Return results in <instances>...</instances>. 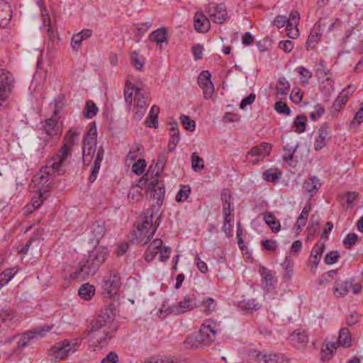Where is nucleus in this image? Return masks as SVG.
Segmentation results:
<instances>
[{
  "mask_svg": "<svg viewBox=\"0 0 363 363\" xmlns=\"http://www.w3.org/2000/svg\"><path fill=\"white\" fill-rule=\"evenodd\" d=\"M114 315L111 309L105 308L94 320L86 330L87 336L96 340L101 347L107 344L112 337L116 328L113 325Z\"/></svg>",
  "mask_w": 363,
  "mask_h": 363,
  "instance_id": "obj_1",
  "label": "nucleus"
},
{
  "mask_svg": "<svg viewBox=\"0 0 363 363\" xmlns=\"http://www.w3.org/2000/svg\"><path fill=\"white\" fill-rule=\"evenodd\" d=\"M108 255L106 247L102 246L94 247L89 252L85 260L79 262L78 269L70 274V279L85 280L89 276L94 275L100 266L105 262Z\"/></svg>",
  "mask_w": 363,
  "mask_h": 363,
  "instance_id": "obj_2",
  "label": "nucleus"
},
{
  "mask_svg": "<svg viewBox=\"0 0 363 363\" xmlns=\"http://www.w3.org/2000/svg\"><path fill=\"white\" fill-rule=\"evenodd\" d=\"M153 211L147 209L137 221L136 230L132 233V240L137 243L147 244L153 237L157 225L153 224Z\"/></svg>",
  "mask_w": 363,
  "mask_h": 363,
  "instance_id": "obj_3",
  "label": "nucleus"
},
{
  "mask_svg": "<svg viewBox=\"0 0 363 363\" xmlns=\"http://www.w3.org/2000/svg\"><path fill=\"white\" fill-rule=\"evenodd\" d=\"M80 133L76 129L70 128L66 133L63 145L59 151L50 158V164L55 168H57L60 165H67L68 164V158L71 156L72 147L75 143L77 136Z\"/></svg>",
  "mask_w": 363,
  "mask_h": 363,
  "instance_id": "obj_4",
  "label": "nucleus"
},
{
  "mask_svg": "<svg viewBox=\"0 0 363 363\" xmlns=\"http://www.w3.org/2000/svg\"><path fill=\"white\" fill-rule=\"evenodd\" d=\"M352 342L350 330L347 328H340L337 341L328 342L322 346L320 359L323 362L329 360L338 347L349 348L352 345Z\"/></svg>",
  "mask_w": 363,
  "mask_h": 363,
  "instance_id": "obj_5",
  "label": "nucleus"
},
{
  "mask_svg": "<svg viewBox=\"0 0 363 363\" xmlns=\"http://www.w3.org/2000/svg\"><path fill=\"white\" fill-rule=\"evenodd\" d=\"M66 165H60L57 168H55L50 164V160L48 161L47 165L41 169L33 178V182L37 183L38 186V191L45 193L49 191L50 186L53 181V174L57 173L62 174L65 172L64 167Z\"/></svg>",
  "mask_w": 363,
  "mask_h": 363,
  "instance_id": "obj_6",
  "label": "nucleus"
},
{
  "mask_svg": "<svg viewBox=\"0 0 363 363\" xmlns=\"http://www.w3.org/2000/svg\"><path fill=\"white\" fill-rule=\"evenodd\" d=\"M121 286L120 274L113 270L108 271L103 277L101 282L102 294L108 298L116 295Z\"/></svg>",
  "mask_w": 363,
  "mask_h": 363,
  "instance_id": "obj_7",
  "label": "nucleus"
},
{
  "mask_svg": "<svg viewBox=\"0 0 363 363\" xmlns=\"http://www.w3.org/2000/svg\"><path fill=\"white\" fill-rule=\"evenodd\" d=\"M220 324L211 318L204 320L196 336V340L203 344H209L215 340L217 333H220Z\"/></svg>",
  "mask_w": 363,
  "mask_h": 363,
  "instance_id": "obj_8",
  "label": "nucleus"
},
{
  "mask_svg": "<svg viewBox=\"0 0 363 363\" xmlns=\"http://www.w3.org/2000/svg\"><path fill=\"white\" fill-rule=\"evenodd\" d=\"M79 345L77 342H72L68 340H64L56 343L49 350V355L52 361H59L66 358L68 355L77 350Z\"/></svg>",
  "mask_w": 363,
  "mask_h": 363,
  "instance_id": "obj_9",
  "label": "nucleus"
},
{
  "mask_svg": "<svg viewBox=\"0 0 363 363\" xmlns=\"http://www.w3.org/2000/svg\"><path fill=\"white\" fill-rule=\"evenodd\" d=\"M13 77L11 72L0 69V110L6 106V101L13 87Z\"/></svg>",
  "mask_w": 363,
  "mask_h": 363,
  "instance_id": "obj_10",
  "label": "nucleus"
},
{
  "mask_svg": "<svg viewBox=\"0 0 363 363\" xmlns=\"http://www.w3.org/2000/svg\"><path fill=\"white\" fill-rule=\"evenodd\" d=\"M63 96L60 95L57 96V98L55 99V108L53 111L54 117H52L51 118L45 121L44 130L45 133L50 136L57 135L61 133V130L60 126L58 125V122L56 119V116L60 110L63 106Z\"/></svg>",
  "mask_w": 363,
  "mask_h": 363,
  "instance_id": "obj_11",
  "label": "nucleus"
},
{
  "mask_svg": "<svg viewBox=\"0 0 363 363\" xmlns=\"http://www.w3.org/2000/svg\"><path fill=\"white\" fill-rule=\"evenodd\" d=\"M50 329V327L45 325L42 328H35L23 333L17 343L18 347H25L29 345L33 339L45 336Z\"/></svg>",
  "mask_w": 363,
  "mask_h": 363,
  "instance_id": "obj_12",
  "label": "nucleus"
},
{
  "mask_svg": "<svg viewBox=\"0 0 363 363\" xmlns=\"http://www.w3.org/2000/svg\"><path fill=\"white\" fill-rule=\"evenodd\" d=\"M271 151L272 145L269 143L263 142L259 145L252 147L247 152V155L255 157V160L252 161V164H256L269 156Z\"/></svg>",
  "mask_w": 363,
  "mask_h": 363,
  "instance_id": "obj_13",
  "label": "nucleus"
},
{
  "mask_svg": "<svg viewBox=\"0 0 363 363\" xmlns=\"http://www.w3.org/2000/svg\"><path fill=\"white\" fill-rule=\"evenodd\" d=\"M134 102L137 111L135 113V118L140 120L145 114L146 108L149 105L148 97L141 92L140 89H135L134 94Z\"/></svg>",
  "mask_w": 363,
  "mask_h": 363,
  "instance_id": "obj_14",
  "label": "nucleus"
},
{
  "mask_svg": "<svg viewBox=\"0 0 363 363\" xmlns=\"http://www.w3.org/2000/svg\"><path fill=\"white\" fill-rule=\"evenodd\" d=\"M209 18L215 23L222 24L226 20L227 11L223 4L210 5L206 10Z\"/></svg>",
  "mask_w": 363,
  "mask_h": 363,
  "instance_id": "obj_15",
  "label": "nucleus"
},
{
  "mask_svg": "<svg viewBox=\"0 0 363 363\" xmlns=\"http://www.w3.org/2000/svg\"><path fill=\"white\" fill-rule=\"evenodd\" d=\"M211 73L208 71H203L198 77V84L203 90V98L208 99L214 91V86L211 80Z\"/></svg>",
  "mask_w": 363,
  "mask_h": 363,
  "instance_id": "obj_16",
  "label": "nucleus"
},
{
  "mask_svg": "<svg viewBox=\"0 0 363 363\" xmlns=\"http://www.w3.org/2000/svg\"><path fill=\"white\" fill-rule=\"evenodd\" d=\"M196 307L195 298L190 296H186L182 301L171 306L170 313L177 315L182 314Z\"/></svg>",
  "mask_w": 363,
  "mask_h": 363,
  "instance_id": "obj_17",
  "label": "nucleus"
},
{
  "mask_svg": "<svg viewBox=\"0 0 363 363\" xmlns=\"http://www.w3.org/2000/svg\"><path fill=\"white\" fill-rule=\"evenodd\" d=\"M300 20V14L298 11H292L289 17V21L286 25L287 35L291 39H296L299 35L298 24Z\"/></svg>",
  "mask_w": 363,
  "mask_h": 363,
  "instance_id": "obj_18",
  "label": "nucleus"
},
{
  "mask_svg": "<svg viewBox=\"0 0 363 363\" xmlns=\"http://www.w3.org/2000/svg\"><path fill=\"white\" fill-rule=\"evenodd\" d=\"M324 26L325 23H322L321 21L314 25L306 43V48L307 50H313L318 43L321 38L322 30Z\"/></svg>",
  "mask_w": 363,
  "mask_h": 363,
  "instance_id": "obj_19",
  "label": "nucleus"
},
{
  "mask_svg": "<svg viewBox=\"0 0 363 363\" xmlns=\"http://www.w3.org/2000/svg\"><path fill=\"white\" fill-rule=\"evenodd\" d=\"M194 26L195 30L199 33H206L210 29V18L202 12H196L194 17Z\"/></svg>",
  "mask_w": 363,
  "mask_h": 363,
  "instance_id": "obj_20",
  "label": "nucleus"
},
{
  "mask_svg": "<svg viewBox=\"0 0 363 363\" xmlns=\"http://www.w3.org/2000/svg\"><path fill=\"white\" fill-rule=\"evenodd\" d=\"M330 133V127L324 123L318 130V137L314 143V149L315 150H322L327 144V138Z\"/></svg>",
  "mask_w": 363,
  "mask_h": 363,
  "instance_id": "obj_21",
  "label": "nucleus"
},
{
  "mask_svg": "<svg viewBox=\"0 0 363 363\" xmlns=\"http://www.w3.org/2000/svg\"><path fill=\"white\" fill-rule=\"evenodd\" d=\"M289 340L296 347L301 348L308 342V337L306 331L298 329L290 335Z\"/></svg>",
  "mask_w": 363,
  "mask_h": 363,
  "instance_id": "obj_22",
  "label": "nucleus"
},
{
  "mask_svg": "<svg viewBox=\"0 0 363 363\" xmlns=\"http://www.w3.org/2000/svg\"><path fill=\"white\" fill-rule=\"evenodd\" d=\"M164 187L160 184L157 179L152 181L149 187V195L157 201V203L162 201L164 196Z\"/></svg>",
  "mask_w": 363,
  "mask_h": 363,
  "instance_id": "obj_23",
  "label": "nucleus"
},
{
  "mask_svg": "<svg viewBox=\"0 0 363 363\" xmlns=\"http://www.w3.org/2000/svg\"><path fill=\"white\" fill-rule=\"evenodd\" d=\"M321 182L316 177H311L306 179L303 184V189L305 191L310 194V199L313 197L321 187Z\"/></svg>",
  "mask_w": 363,
  "mask_h": 363,
  "instance_id": "obj_24",
  "label": "nucleus"
},
{
  "mask_svg": "<svg viewBox=\"0 0 363 363\" xmlns=\"http://www.w3.org/2000/svg\"><path fill=\"white\" fill-rule=\"evenodd\" d=\"M324 248L325 246L323 244L317 243L313 246L309 259V264L311 265V269L317 268Z\"/></svg>",
  "mask_w": 363,
  "mask_h": 363,
  "instance_id": "obj_25",
  "label": "nucleus"
},
{
  "mask_svg": "<svg viewBox=\"0 0 363 363\" xmlns=\"http://www.w3.org/2000/svg\"><path fill=\"white\" fill-rule=\"evenodd\" d=\"M259 272L265 282V286L268 289L272 288L277 284V279L274 274L265 267L261 266L259 267Z\"/></svg>",
  "mask_w": 363,
  "mask_h": 363,
  "instance_id": "obj_26",
  "label": "nucleus"
},
{
  "mask_svg": "<svg viewBox=\"0 0 363 363\" xmlns=\"http://www.w3.org/2000/svg\"><path fill=\"white\" fill-rule=\"evenodd\" d=\"M96 127L92 124L84 137L83 147H96Z\"/></svg>",
  "mask_w": 363,
  "mask_h": 363,
  "instance_id": "obj_27",
  "label": "nucleus"
},
{
  "mask_svg": "<svg viewBox=\"0 0 363 363\" xmlns=\"http://www.w3.org/2000/svg\"><path fill=\"white\" fill-rule=\"evenodd\" d=\"M263 219L272 232L277 233L280 230L281 224L272 213L268 212L264 213Z\"/></svg>",
  "mask_w": 363,
  "mask_h": 363,
  "instance_id": "obj_28",
  "label": "nucleus"
},
{
  "mask_svg": "<svg viewBox=\"0 0 363 363\" xmlns=\"http://www.w3.org/2000/svg\"><path fill=\"white\" fill-rule=\"evenodd\" d=\"M11 14L12 10L9 4L0 9V28H5L9 24Z\"/></svg>",
  "mask_w": 363,
  "mask_h": 363,
  "instance_id": "obj_29",
  "label": "nucleus"
},
{
  "mask_svg": "<svg viewBox=\"0 0 363 363\" xmlns=\"http://www.w3.org/2000/svg\"><path fill=\"white\" fill-rule=\"evenodd\" d=\"M143 148L142 145L136 144L133 145L126 156L125 162L128 164V162H135L138 160L140 156L142 155Z\"/></svg>",
  "mask_w": 363,
  "mask_h": 363,
  "instance_id": "obj_30",
  "label": "nucleus"
},
{
  "mask_svg": "<svg viewBox=\"0 0 363 363\" xmlns=\"http://www.w3.org/2000/svg\"><path fill=\"white\" fill-rule=\"evenodd\" d=\"M281 176V171L277 168L269 169L264 172L262 174L264 180L274 183L277 182Z\"/></svg>",
  "mask_w": 363,
  "mask_h": 363,
  "instance_id": "obj_31",
  "label": "nucleus"
},
{
  "mask_svg": "<svg viewBox=\"0 0 363 363\" xmlns=\"http://www.w3.org/2000/svg\"><path fill=\"white\" fill-rule=\"evenodd\" d=\"M94 286L89 284H83L79 289V295L84 300H89L94 295Z\"/></svg>",
  "mask_w": 363,
  "mask_h": 363,
  "instance_id": "obj_32",
  "label": "nucleus"
},
{
  "mask_svg": "<svg viewBox=\"0 0 363 363\" xmlns=\"http://www.w3.org/2000/svg\"><path fill=\"white\" fill-rule=\"evenodd\" d=\"M167 31L165 28H159L151 33L150 35V40L156 43H162L167 40Z\"/></svg>",
  "mask_w": 363,
  "mask_h": 363,
  "instance_id": "obj_33",
  "label": "nucleus"
},
{
  "mask_svg": "<svg viewBox=\"0 0 363 363\" xmlns=\"http://www.w3.org/2000/svg\"><path fill=\"white\" fill-rule=\"evenodd\" d=\"M290 89L289 81L284 77H280L277 82L276 90L277 94L281 96H286Z\"/></svg>",
  "mask_w": 363,
  "mask_h": 363,
  "instance_id": "obj_34",
  "label": "nucleus"
},
{
  "mask_svg": "<svg viewBox=\"0 0 363 363\" xmlns=\"http://www.w3.org/2000/svg\"><path fill=\"white\" fill-rule=\"evenodd\" d=\"M239 307L244 311H257L260 308V305L256 302L254 298L243 300L239 303Z\"/></svg>",
  "mask_w": 363,
  "mask_h": 363,
  "instance_id": "obj_35",
  "label": "nucleus"
},
{
  "mask_svg": "<svg viewBox=\"0 0 363 363\" xmlns=\"http://www.w3.org/2000/svg\"><path fill=\"white\" fill-rule=\"evenodd\" d=\"M216 303L213 298H206L201 301L203 312L206 315H210L216 309Z\"/></svg>",
  "mask_w": 363,
  "mask_h": 363,
  "instance_id": "obj_36",
  "label": "nucleus"
},
{
  "mask_svg": "<svg viewBox=\"0 0 363 363\" xmlns=\"http://www.w3.org/2000/svg\"><path fill=\"white\" fill-rule=\"evenodd\" d=\"M307 118L303 115L298 116L294 120V124L296 128V132L302 133L305 132L306 128Z\"/></svg>",
  "mask_w": 363,
  "mask_h": 363,
  "instance_id": "obj_37",
  "label": "nucleus"
},
{
  "mask_svg": "<svg viewBox=\"0 0 363 363\" xmlns=\"http://www.w3.org/2000/svg\"><path fill=\"white\" fill-rule=\"evenodd\" d=\"M167 160V156L165 152H161L157 158V161L155 165V169H157V172H155V176L157 177H159L160 175V173L162 172L166 162Z\"/></svg>",
  "mask_w": 363,
  "mask_h": 363,
  "instance_id": "obj_38",
  "label": "nucleus"
},
{
  "mask_svg": "<svg viewBox=\"0 0 363 363\" xmlns=\"http://www.w3.org/2000/svg\"><path fill=\"white\" fill-rule=\"evenodd\" d=\"M96 147H83V162L89 164L94 156Z\"/></svg>",
  "mask_w": 363,
  "mask_h": 363,
  "instance_id": "obj_39",
  "label": "nucleus"
},
{
  "mask_svg": "<svg viewBox=\"0 0 363 363\" xmlns=\"http://www.w3.org/2000/svg\"><path fill=\"white\" fill-rule=\"evenodd\" d=\"M234 206L233 204L223 205V219L226 222H234Z\"/></svg>",
  "mask_w": 363,
  "mask_h": 363,
  "instance_id": "obj_40",
  "label": "nucleus"
},
{
  "mask_svg": "<svg viewBox=\"0 0 363 363\" xmlns=\"http://www.w3.org/2000/svg\"><path fill=\"white\" fill-rule=\"evenodd\" d=\"M191 167L195 172L201 171L204 168L203 160L195 152L191 155Z\"/></svg>",
  "mask_w": 363,
  "mask_h": 363,
  "instance_id": "obj_41",
  "label": "nucleus"
},
{
  "mask_svg": "<svg viewBox=\"0 0 363 363\" xmlns=\"http://www.w3.org/2000/svg\"><path fill=\"white\" fill-rule=\"evenodd\" d=\"M98 108L96 104L91 101H88L85 106L84 116L87 118H91L96 114Z\"/></svg>",
  "mask_w": 363,
  "mask_h": 363,
  "instance_id": "obj_42",
  "label": "nucleus"
},
{
  "mask_svg": "<svg viewBox=\"0 0 363 363\" xmlns=\"http://www.w3.org/2000/svg\"><path fill=\"white\" fill-rule=\"evenodd\" d=\"M257 358L259 362L262 361L263 363H278L277 356L276 354H262L261 352H258Z\"/></svg>",
  "mask_w": 363,
  "mask_h": 363,
  "instance_id": "obj_43",
  "label": "nucleus"
},
{
  "mask_svg": "<svg viewBox=\"0 0 363 363\" xmlns=\"http://www.w3.org/2000/svg\"><path fill=\"white\" fill-rule=\"evenodd\" d=\"M191 189L187 185H183L181 186L180 190L177 194L176 201L178 202H182L186 201L189 196Z\"/></svg>",
  "mask_w": 363,
  "mask_h": 363,
  "instance_id": "obj_44",
  "label": "nucleus"
},
{
  "mask_svg": "<svg viewBox=\"0 0 363 363\" xmlns=\"http://www.w3.org/2000/svg\"><path fill=\"white\" fill-rule=\"evenodd\" d=\"M180 121L184 128L189 131H194L195 130L196 123L195 121L191 120L189 116L186 115H182L180 116Z\"/></svg>",
  "mask_w": 363,
  "mask_h": 363,
  "instance_id": "obj_45",
  "label": "nucleus"
},
{
  "mask_svg": "<svg viewBox=\"0 0 363 363\" xmlns=\"http://www.w3.org/2000/svg\"><path fill=\"white\" fill-rule=\"evenodd\" d=\"M146 165L145 160L139 158L133 163L132 170L135 174L140 175L144 172Z\"/></svg>",
  "mask_w": 363,
  "mask_h": 363,
  "instance_id": "obj_46",
  "label": "nucleus"
},
{
  "mask_svg": "<svg viewBox=\"0 0 363 363\" xmlns=\"http://www.w3.org/2000/svg\"><path fill=\"white\" fill-rule=\"evenodd\" d=\"M274 109L279 113H284L286 116L291 114V110L288 105L283 101H277L274 104Z\"/></svg>",
  "mask_w": 363,
  "mask_h": 363,
  "instance_id": "obj_47",
  "label": "nucleus"
},
{
  "mask_svg": "<svg viewBox=\"0 0 363 363\" xmlns=\"http://www.w3.org/2000/svg\"><path fill=\"white\" fill-rule=\"evenodd\" d=\"M314 111L310 113V118L312 121H318L325 113V108L320 104H317L314 107Z\"/></svg>",
  "mask_w": 363,
  "mask_h": 363,
  "instance_id": "obj_48",
  "label": "nucleus"
},
{
  "mask_svg": "<svg viewBox=\"0 0 363 363\" xmlns=\"http://www.w3.org/2000/svg\"><path fill=\"white\" fill-rule=\"evenodd\" d=\"M18 269L15 267L6 269L0 274V279L6 281V284L15 276Z\"/></svg>",
  "mask_w": 363,
  "mask_h": 363,
  "instance_id": "obj_49",
  "label": "nucleus"
},
{
  "mask_svg": "<svg viewBox=\"0 0 363 363\" xmlns=\"http://www.w3.org/2000/svg\"><path fill=\"white\" fill-rule=\"evenodd\" d=\"M43 192L41 191H38V193H37L35 195H34L30 203L33 206V209L38 208L43 203Z\"/></svg>",
  "mask_w": 363,
  "mask_h": 363,
  "instance_id": "obj_50",
  "label": "nucleus"
},
{
  "mask_svg": "<svg viewBox=\"0 0 363 363\" xmlns=\"http://www.w3.org/2000/svg\"><path fill=\"white\" fill-rule=\"evenodd\" d=\"M297 71L301 75V82L303 84H308L309 79L312 77L311 72L304 67H299Z\"/></svg>",
  "mask_w": 363,
  "mask_h": 363,
  "instance_id": "obj_51",
  "label": "nucleus"
},
{
  "mask_svg": "<svg viewBox=\"0 0 363 363\" xmlns=\"http://www.w3.org/2000/svg\"><path fill=\"white\" fill-rule=\"evenodd\" d=\"M347 99L343 95L339 94L337 99L335 100L333 108L336 111H339L342 108L345 106Z\"/></svg>",
  "mask_w": 363,
  "mask_h": 363,
  "instance_id": "obj_52",
  "label": "nucleus"
},
{
  "mask_svg": "<svg viewBox=\"0 0 363 363\" xmlns=\"http://www.w3.org/2000/svg\"><path fill=\"white\" fill-rule=\"evenodd\" d=\"M92 233L94 235L96 240H99L105 234V228L103 225L99 224H94L92 226Z\"/></svg>",
  "mask_w": 363,
  "mask_h": 363,
  "instance_id": "obj_53",
  "label": "nucleus"
},
{
  "mask_svg": "<svg viewBox=\"0 0 363 363\" xmlns=\"http://www.w3.org/2000/svg\"><path fill=\"white\" fill-rule=\"evenodd\" d=\"M358 236L355 233L348 234L344 240V244L346 248H351L357 241Z\"/></svg>",
  "mask_w": 363,
  "mask_h": 363,
  "instance_id": "obj_54",
  "label": "nucleus"
},
{
  "mask_svg": "<svg viewBox=\"0 0 363 363\" xmlns=\"http://www.w3.org/2000/svg\"><path fill=\"white\" fill-rule=\"evenodd\" d=\"M319 223L318 222L313 223L311 225H309L306 229V240L311 241L313 239L315 234L317 232L318 226Z\"/></svg>",
  "mask_w": 363,
  "mask_h": 363,
  "instance_id": "obj_55",
  "label": "nucleus"
},
{
  "mask_svg": "<svg viewBox=\"0 0 363 363\" xmlns=\"http://www.w3.org/2000/svg\"><path fill=\"white\" fill-rule=\"evenodd\" d=\"M303 93L299 89L294 88L290 94V99L295 104H299L302 101Z\"/></svg>",
  "mask_w": 363,
  "mask_h": 363,
  "instance_id": "obj_56",
  "label": "nucleus"
},
{
  "mask_svg": "<svg viewBox=\"0 0 363 363\" xmlns=\"http://www.w3.org/2000/svg\"><path fill=\"white\" fill-rule=\"evenodd\" d=\"M339 256L337 251H332L326 254L324 262L326 264H333L337 262Z\"/></svg>",
  "mask_w": 363,
  "mask_h": 363,
  "instance_id": "obj_57",
  "label": "nucleus"
},
{
  "mask_svg": "<svg viewBox=\"0 0 363 363\" xmlns=\"http://www.w3.org/2000/svg\"><path fill=\"white\" fill-rule=\"evenodd\" d=\"M349 286H351V284L347 282L337 284V286L335 287V291L338 293L340 296H343L347 294Z\"/></svg>",
  "mask_w": 363,
  "mask_h": 363,
  "instance_id": "obj_58",
  "label": "nucleus"
},
{
  "mask_svg": "<svg viewBox=\"0 0 363 363\" xmlns=\"http://www.w3.org/2000/svg\"><path fill=\"white\" fill-rule=\"evenodd\" d=\"M169 135H170V138H169L170 143L174 144V142L179 143V142L180 140L179 131L177 127L172 126L170 128Z\"/></svg>",
  "mask_w": 363,
  "mask_h": 363,
  "instance_id": "obj_59",
  "label": "nucleus"
},
{
  "mask_svg": "<svg viewBox=\"0 0 363 363\" xmlns=\"http://www.w3.org/2000/svg\"><path fill=\"white\" fill-rule=\"evenodd\" d=\"M294 262L293 260L289 257H286L284 259V261L281 264L282 267L286 270L287 275L289 277V279L291 277V272H292V267H293Z\"/></svg>",
  "mask_w": 363,
  "mask_h": 363,
  "instance_id": "obj_60",
  "label": "nucleus"
},
{
  "mask_svg": "<svg viewBox=\"0 0 363 363\" xmlns=\"http://www.w3.org/2000/svg\"><path fill=\"white\" fill-rule=\"evenodd\" d=\"M135 89L130 84H127L124 89V98L127 103L131 104L133 101L132 95Z\"/></svg>",
  "mask_w": 363,
  "mask_h": 363,
  "instance_id": "obj_61",
  "label": "nucleus"
},
{
  "mask_svg": "<svg viewBox=\"0 0 363 363\" xmlns=\"http://www.w3.org/2000/svg\"><path fill=\"white\" fill-rule=\"evenodd\" d=\"M13 318V313L11 310L3 309L0 311V322L4 323L7 320H11Z\"/></svg>",
  "mask_w": 363,
  "mask_h": 363,
  "instance_id": "obj_62",
  "label": "nucleus"
},
{
  "mask_svg": "<svg viewBox=\"0 0 363 363\" xmlns=\"http://www.w3.org/2000/svg\"><path fill=\"white\" fill-rule=\"evenodd\" d=\"M138 56L139 53L137 51L133 52L131 55V61L135 69L140 70L143 67V62L140 60Z\"/></svg>",
  "mask_w": 363,
  "mask_h": 363,
  "instance_id": "obj_63",
  "label": "nucleus"
},
{
  "mask_svg": "<svg viewBox=\"0 0 363 363\" xmlns=\"http://www.w3.org/2000/svg\"><path fill=\"white\" fill-rule=\"evenodd\" d=\"M288 21L289 18H287L286 16L279 15L275 18L274 21V25L280 28L286 26Z\"/></svg>",
  "mask_w": 363,
  "mask_h": 363,
  "instance_id": "obj_64",
  "label": "nucleus"
}]
</instances>
